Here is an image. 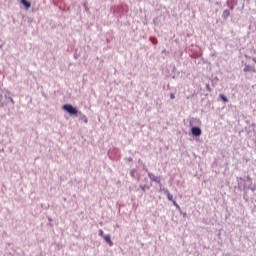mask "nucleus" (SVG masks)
<instances>
[{
	"label": "nucleus",
	"instance_id": "obj_8",
	"mask_svg": "<svg viewBox=\"0 0 256 256\" xmlns=\"http://www.w3.org/2000/svg\"><path fill=\"white\" fill-rule=\"evenodd\" d=\"M219 97H220V99H221L222 101H224V103H228V102H229V99H227L225 95L220 94Z\"/></svg>",
	"mask_w": 256,
	"mask_h": 256
},
{
	"label": "nucleus",
	"instance_id": "obj_5",
	"mask_svg": "<svg viewBox=\"0 0 256 256\" xmlns=\"http://www.w3.org/2000/svg\"><path fill=\"white\" fill-rule=\"evenodd\" d=\"M21 5H24L25 9H31V2L27 0H20Z\"/></svg>",
	"mask_w": 256,
	"mask_h": 256
},
{
	"label": "nucleus",
	"instance_id": "obj_9",
	"mask_svg": "<svg viewBox=\"0 0 256 256\" xmlns=\"http://www.w3.org/2000/svg\"><path fill=\"white\" fill-rule=\"evenodd\" d=\"M150 179H152V181H156L157 183H159V180L155 176H153V177L150 176Z\"/></svg>",
	"mask_w": 256,
	"mask_h": 256
},
{
	"label": "nucleus",
	"instance_id": "obj_7",
	"mask_svg": "<svg viewBox=\"0 0 256 256\" xmlns=\"http://www.w3.org/2000/svg\"><path fill=\"white\" fill-rule=\"evenodd\" d=\"M230 15H231V12H229V10H224L222 17H223V19H228L230 17Z\"/></svg>",
	"mask_w": 256,
	"mask_h": 256
},
{
	"label": "nucleus",
	"instance_id": "obj_4",
	"mask_svg": "<svg viewBox=\"0 0 256 256\" xmlns=\"http://www.w3.org/2000/svg\"><path fill=\"white\" fill-rule=\"evenodd\" d=\"M243 71H244V73H249V72L256 73L255 67H253L251 65H246L244 67Z\"/></svg>",
	"mask_w": 256,
	"mask_h": 256
},
{
	"label": "nucleus",
	"instance_id": "obj_11",
	"mask_svg": "<svg viewBox=\"0 0 256 256\" xmlns=\"http://www.w3.org/2000/svg\"><path fill=\"white\" fill-rule=\"evenodd\" d=\"M170 99H175V94H170Z\"/></svg>",
	"mask_w": 256,
	"mask_h": 256
},
{
	"label": "nucleus",
	"instance_id": "obj_3",
	"mask_svg": "<svg viewBox=\"0 0 256 256\" xmlns=\"http://www.w3.org/2000/svg\"><path fill=\"white\" fill-rule=\"evenodd\" d=\"M191 131H192V135H194V137H200V135L202 133L201 128H199V127H192Z\"/></svg>",
	"mask_w": 256,
	"mask_h": 256
},
{
	"label": "nucleus",
	"instance_id": "obj_6",
	"mask_svg": "<svg viewBox=\"0 0 256 256\" xmlns=\"http://www.w3.org/2000/svg\"><path fill=\"white\" fill-rule=\"evenodd\" d=\"M103 239L104 241H106V243H108L110 247H113V241H111V236L105 235Z\"/></svg>",
	"mask_w": 256,
	"mask_h": 256
},
{
	"label": "nucleus",
	"instance_id": "obj_1",
	"mask_svg": "<svg viewBox=\"0 0 256 256\" xmlns=\"http://www.w3.org/2000/svg\"><path fill=\"white\" fill-rule=\"evenodd\" d=\"M64 111H67L70 115H77V108L73 107L71 104H66L63 106Z\"/></svg>",
	"mask_w": 256,
	"mask_h": 256
},
{
	"label": "nucleus",
	"instance_id": "obj_10",
	"mask_svg": "<svg viewBox=\"0 0 256 256\" xmlns=\"http://www.w3.org/2000/svg\"><path fill=\"white\" fill-rule=\"evenodd\" d=\"M99 235H100V237H105L104 235H105V233L103 232V230H99Z\"/></svg>",
	"mask_w": 256,
	"mask_h": 256
},
{
	"label": "nucleus",
	"instance_id": "obj_2",
	"mask_svg": "<svg viewBox=\"0 0 256 256\" xmlns=\"http://www.w3.org/2000/svg\"><path fill=\"white\" fill-rule=\"evenodd\" d=\"M165 193L167 195L168 201H172V203H173L174 207H176V209H181L179 204H177V202L175 200H173V194H171V192H169V190H166Z\"/></svg>",
	"mask_w": 256,
	"mask_h": 256
},
{
	"label": "nucleus",
	"instance_id": "obj_12",
	"mask_svg": "<svg viewBox=\"0 0 256 256\" xmlns=\"http://www.w3.org/2000/svg\"><path fill=\"white\" fill-rule=\"evenodd\" d=\"M252 60H253V62L256 64V58H253Z\"/></svg>",
	"mask_w": 256,
	"mask_h": 256
}]
</instances>
